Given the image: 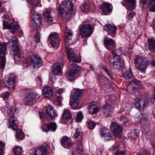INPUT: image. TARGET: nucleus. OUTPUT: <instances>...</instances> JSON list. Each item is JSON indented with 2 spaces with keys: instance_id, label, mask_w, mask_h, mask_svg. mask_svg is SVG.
Here are the masks:
<instances>
[{
  "instance_id": "nucleus-31",
  "label": "nucleus",
  "mask_w": 155,
  "mask_h": 155,
  "mask_svg": "<svg viewBox=\"0 0 155 155\" xmlns=\"http://www.w3.org/2000/svg\"><path fill=\"white\" fill-rule=\"evenodd\" d=\"M62 117L64 120L68 121L72 119V116L69 110H66L64 111L62 114Z\"/></svg>"
},
{
  "instance_id": "nucleus-24",
  "label": "nucleus",
  "mask_w": 155,
  "mask_h": 155,
  "mask_svg": "<svg viewBox=\"0 0 155 155\" xmlns=\"http://www.w3.org/2000/svg\"><path fill=\"white\" fill-rule=\"evenodd\" d=\"M104 30L110 34L114 33L117 29V27L110 24H106L104 26Z\"/></svg>"
},
{
  "instance_id": "nucleus-39",
  "label": "nucleus",
  "mask_w": 155,
  "mask_h": 155,
  "mask_svg": "<svg viewBox=\"0 0 155 155\" xmlns=\"http://www.w3.org/2000/svg\"><path fill=\"white\" fill-rule=\"evenodd\" d=\"M144 132L147 138L150 139L151 137L152 134L149 127H145L144 128Z\"/></svg>"
},
{
  "instance_id": "nucleus-26",
  "label": "nucleus",
  "mask_w": 155,
  "mask_h": 155,
  "mask_svg": "<svg viewBox=\"0 0 155 155\" xmlns=\"http://www.w3.org/2000/svg\"><path fill=\"white\" fill-rule=\"evenodd\" d=\"M148 62L147 60H146L141 64H138V65L136 66L137 70L140 71L143 73H145L148 66Z\"/></svg>"
},
{
  "instance_id": "nucleus-1",
  "label": "nucleus",
  "mask_w": 155,
  "mask_h": 155,
  "mask_svg": "<svg viewBox=\"0 0 155 155\" xmlns=\"http://www.w3.org/2000/svg\"><path fill=\"white\" fill-rule=\"evenodd\" d=\"M64 41L65 43L66 48L68 54V57L70 63L73 62L78 63L79 60L78 56L74 51L68 47L72 43H71V36L72 33L68 28L66 27L65 32Z\"/></svg>"
},
{
  "instance_id": "nucleus-58",
  "label": "nucleus",
  "mask_w": 155,
  "mask_h": 155,
  "mask_svg": "<svg viewBox=\"0 0 155 155\" xmlns=\"http://www.w3.org/2000/svg\"><path fill=\"white\" fill-rule=\"evenodd\" d=\"M147 61H149L148 62V64H150L153 67H155V59H153L152 60H147Z\"/></svg>"
},
{
  "instance_id": "nucleus-40",
  "label": "nucleus",
  "mask_w": 155,
  "mask_h": 155,
  "mask_svg": "<svg viewBox=\"0 0 155 155\" xmlns=\"http://www.w3.org/2000/svg\"><path fill=\"white\" fill-rule=\"evenodd\" d=\"M149 6L150 11L152 12H155V0H150Z\"/></svg>"
},
{
  "instance_id": "nucleus-43",
  "label": "nucleus",
  "mask_w": 155,
  "mask_h": 155,
  "mask_svg": "<svg viewBox=\"0 0 155 155\" xmlns=\"http://www.w3.org/2000/svg\"><path fill=\"white\" fill-rule=\"evenodd\" d=\"M123 75L124 77L127 79L131 78L132 76L130 70L126 71L124 74H123Z\"/></svg>"
},
{
  "instance_id": "nucleus-3",
  "label": "nucleus",
  "mask_w": 155,
  "mask_h": 155,
  "mask_svg": "<svg viewBox=\"0 0 155 155\" xmlns=\"http://www.w3.org/2000/svg\"><path fill=\"white\" fill-rule=\"evenodd\" d=\"M2 111L4 113L5 116L7 115L9 118V127L12 128L13 130H15L17 126V121L15 119L14 113L13 109H8L7 107H4L2 109Z\"/></svg>"
},
{
  "instance_id": "nucleus-5",
  "label": "nucleus",
  "mask_w": 155,
  "mask_h": 155,
  "mask_svg": "<svg viewBox=\"0 0 155 155\" xmlns=\"http://www.w3.org/2000/svg\"><path fill=\"white\" fill-rule=\"evenodd\" d=\"M31 14H33L32 16V24L34 28V29L39 31L41 29L40 25L41 22V18L38 14L34 12L33 9L31 10Z\"/></svg>"
},
{
  "instance_id": "nucleus-64",
  "label": "nucleus",
  "mask_w": 155,
  "mask_h": 155,
  "mask_svg": "<svg viewBox=\"0 0 155 155\" xmlns=\"http://www.w3.org/2000/svg\"><path fill=\"white\" fill-rule=\"evenodd\" d=\"M114 155H125V152L123 151H121L118 153H116Z\"/></svg>"
},
{
  "instance_id": "nucleus-2",
  "label": "nucleus",
  "mask_w": 155,
  "mask_h": 155,
  "mask_svg": "<svg viewBox=\"0 0 155 155\" xmlns=\"http://www.w3.org/2000/svg\"><path fill=\"white\" fill-rule=\"evenodd\" d=\"M114 59L116 60L112 61L109 60L108 64L115 69H119L121 68L123 65V62L120 55V50L111 51Z\"/></svg>"
},
{
  "instance_id": "nucleus-37",
  "label": "nucleus",
  "mask_w": 155,
  "mask_h": 155,
  "mask_svg": "<svg viewBox=\"0 0 155 155\" xmlns=\"http://www.w3.org/2000/svg\"><path fill=\"white\" fill-rule=\"evenodd\" d=\"M90 8V7L89 4L86 1L83 2L82 5L81 7V10L84 12H88Z\"/></svg>"
},
{
  "instance_id": "nucleus-18",
  "label": "nucleus",
  "mask_w": 155,
  "mask_h": 155,
  "mask_svg": "<svg viewBox=\"0 0 155 155\" xmlns=\"http://www.w3.org/2000/svg\"><path fill=\"white\" fill-rule=\"evenodd\" d=\"M111 4L107 2H103L101 6V9L103 13L106 15L109 13L111 12L112 11V8L110 7Z\"/></svg>"
},
{
  "instance_id": "nucleus-55",
  "label": "nucleus",
  "mask_w": 155,
  "mask_h": 155,
  "mask_svg": "<svg viewBox=\"0 0 155 155\" xmlns=\"http://www.w3.org/2000/svg\"><path fill=\"white\" fill-rule=\"evenodd\" d=\"M83 117L81 112H79L77 114V121H80L83 119Z\"/></svg>"
},
{
  "instance_id": "nucleus-45",
  "label": "nucleus",
  "mask_w": 155,
  "mask_h": 155,
  "mask_svg": "<svg viewBox=\"0 0 155 155\" xmlns=\"http://www.w3.org/2000/svg\"><path fill=\"white\" fill-rule=\"evenodd\" d=\"M148 114H143L141 118V122L142 123H144L147 122L148 120Z\"/></svg>"
},
{
  "instance_id": "nucleus-61",
  "label": "nucleus",
  "mask_w": 155,
  "mask_h": 155,
  "mask_svg": "<svg viewBox=\"0 0 155 155\" xmlns=\"http://www.w3.org/2000/svg\"><path fill=\"white\" fill-rule=\"evenodd\" d=\"M55 80V77L54 76H52L51 77H50L49 81V83L50 84H52L54 82Z\"/></svg>"
},
{
  "instance_id": "nucleus-12",
  "label": "nucleus",
  "mask_w": 155,
  "mask_h": 155,
  "mask_svg": "<svg viewBox=\"0 0 155 155\" xmlns=\"http://www.w3.org/2000/svg\"><path fill=\"white\" fill-rule=\"evenodd\" d=\"M28 61L31 66L35 68L41 67L42 65V61L41 58L38 55H35L33 58H30Z\"/></svg>"
},
{
  "instance_id": "nucleus-16",
  "label": "nucleus",
  "mask_w": 155,
  "mask_h": 155,
  "mask_svg": "<svg viewBox=\"0 0 155 155\" xmlns=\"http://www.w3.org/2000/svg\"><path fill=\"white\" fill-rule=\"evenodd\" d=\"M48 146L43 144L36 149L33 155H47Z\"/></svg>"
},
{
  "instance_id": "nucleus-53",
  "label": "nucleus",
  "mask_w": 155,
  "mask_h": 155,
  "mask_svg": "<svg viewBox=\"0 0 155 155\" xmlns=\"http://www.w3.org/2000/svg\"><path fill=\"white\" fill-rule=\"evenodd\" d=\"M10 95V93L8 92H6L3 93L2 94V98L3 100L5 101L7 100L8 98L9 97Z\"/></svg>"
},
{
  "instance_id": "nucleus-35",
  "label": "nucleus",
  "mask_w": 155,
  "mask_h": 155,
  "mask_svg": "<svg viewBox=\"0 0 155 155\" xmlns=\"http://www.w3.org/2000/svg\"><path fill=\"white\" fill-rule=\"evenodd\" d=\"M146 60V58L142 56H140L137 57L134 59L135 66L138 65V64L142 63Z\"/></svg>"
},
{
  "instance_id": "nucleus-11",
  "label": "nucleus",
  "mask_w": 155,
  "mask_h": 155,
  "mask_svg": "<svg viewBox=\"0 0 155 155\" xmlns=\"http://www.w3.org/2000/svg\"><path fill=\"white\" fill-rule=\"evenodd\" d=\"M40 97V95L36 93H31L28 94L25 98L24 104L26 105L29 104L36 101V99Z\"/></svg>"
},
{
  "instance_id": "nucleus-51",
  "label": "nucleus",
  "mask_w": 155,
  "mask_h": 155,
  "mask_svg": "<svg viewBox=\"0 0 155 155\" xmlns=\"http://www.w3.org/2000/svg\"><path fill=\"white\" fill-rule=\"evenodd\" d=\"M136 15V13L134 12H130L127 15V18L129 19H132Z\"/></svg>"
},
{
  "instance_id": "nucleus-28",
  "label": "nucleus",
  "mask_w": 155,
  "mask_h": 155,
  "mask_svg": "<svg viewBox=\"0 0 155 155\" xmlns=\"http://www.w3.org/2000/svg\"><path fill=\"white\" fill-rule=\"evenodd\" d=\"M111 106L109 104L106 103L103 107V112L105 117L108 116L111 112Z\"/></svg>"
},
{
  "instance_id": "nucleus-27",
  "label": "nucleus",
  "mask_w": 155,
  "mask_h": 155,
  "mask_svg": "<svg viewBox=\"0 0 155 155\" xmlns=\"http://www.w3.org/2000/svg\"><path fill=\"white\" fill-rule=\"evenodd\" d=\"M148 46L149 50L151 52H154L155 50V40L151 38L147 39Z\"/></svg>"
},
{
  "instance_id": "nucleus-29",
  "label": "nucleus",
  "mask_w": 155,
  "mask_h": 155,
  "mask_svg": "<svg viewBox=\"0 0 155 155\" xmlns=\"http://www.w3.org/2000/svg\"><path fill=\"white\" fill-rule=\"evenodd\" d=\"M125 2L127 6V9L132 10L136 8V0H125Z\"/></svg>"
},
{
  "instance_id": "nucleus-56",
  "label": "nucleus",
  "mask_w": 155,
  "mask_h": 155,
  "mask_svg": "<svg viewBox=\"0 0 155 155\" xmlns=\"http://www.w3.org/2000/svg\"><path fill=\"white\" fill-rule=\"evenodd\" d=\"M153 91L154 92L153 96L151 98V101L152 103L153 104L155 101V84L153 86Z\"/></svg>"
},
{
  "instance_id": "nucleus-52",
  "label": "nucleus",
  "mask_w": 155,
  "mask_h": 155,
  "mask_svg": "<svg viewBox=\"0 0 155 155\" xmlns=\"http://www.w3.org/2000/svg\"><path fill=\"white\" fill-rule=\"evenodd\" d=\"M120 120L121 121H122V124H125L129 121V120L127 119L123 116H120Z\"/></svg>"
},
{
  "instance_id": "nucleus-6",
  "label": "nucleus",
  "mask_w": 155,
  "mask_h": 155,
  "mask_svg": "<svg viewBox=\"0 0 155 155\" xmlns=\"http://www.w3.org/2000/svg\"><path fill=\"white\" fill-rule=\"evenodd\" d=\"M48 41L54 48H58L60 44L59 35L56 32L52 33L49 35Z\"/></svg>"
},
{
  "instance_id": "nucleus-17",
  "label": "nucleus",
  "mask_w": 155,
  "mask_h": 155,
  "mask_svg": "<svg viewBox=\"0 0 155 155\" xmlns=\"http://www.w3.org/2000/svg\"><path fill=\"white\" fill-rule=\"evenodd\" d=\"M100 133L101 136L104 137L106 140L108 141L110 139L112 136L107 128H103L100 129Z\"/></svg>"
},
{
  "instance_id": "nucleus-33",
  "label": "nucleus",
  "mask_w": 155,
  "mask_h": 155,
  "mask_svg": "<svg viewBox=\"0 0 155 155\" xmlns=\"http://www.w3.org/2000/svg\"><path fill=\"white\" fill-rule=\"evenodd\" d=\"M69 64L70 68H71V70L75 74L77 73L81 69L79 66L75 64L74 62L70 63Z\"/></svg>"
},
{
  "instance_id": "nucleus-30",
  "label": "nucleus",
  "mask_w": 155,
  "mask_h": 155,
  "mask_svg": "<svg viewBox=\"0 0 155 155\" xmlns=\"http://www.w3.org/2000/svg\"><path fill=\"white\" fill-rule=\"evenodd\" d=\"M8 84L10 88L14 89L15 87V77L14 75L12 74L8 77L7 81Z\"/></svg>"
},
{
  "instance_id": "nucleus-4",
  "label": "nucleus",
  "mask_w": 155,
  "mask_h": 155,
  "mask_svg": "<svg viewBox=\"0 0 155 155\" xmlns=\"http://www.w3.org/2000/svg\"><path fill=\"white\" fill-rule=\"evenodd\" d=\"M150 103L149 99L147 97H144L139 99L136 102L135 105L137 109L140 110L142 109L143 110L148 107Z\"/></svg>"
},
{
  "instance_id": "nucleus-48",
  "label": "nucleus",
  "mask_w": 155,
  "mask_h": 155,
  "mask_svg": "<svg viewBox=\"0 0 155 155\" xmlns=\"http://www.w3.org/2000/svg\"><path fill=\"white\" fill-rule=\"evenodd\" d=\"M38 31L36 32L35 35V41L37 43H38L40 42V33L38 31H39L37 30Z\"/></svg>"
},
{
  "instance_id": "nucleus-59",
  "label": "nucleus",
  "mask_w": 155,
  "mask_h": 155,
  "mask_svg": "<svg viewBox=\"0 0 155 155\" xmlns=\"http://www.w3.org/2000/svg\"><path fill=\"white\" fill-rule=\"evenodd\" d=\"M104 70L107 74V75L112 80H113V77L111 74L109 72L108 69L107 68H105Z\"/></svg>"
},
{
  "instance_id": "nucleus-47",
  "label": "nucleus",
  "mask_w": 155,
  "mask_h": 155,
  "mask_svg": "<svg viewBox=\"0 0 155 155\" xmlns=\"http://www.w3.org/2000/svg\"><path fill=\"white\" fill-rule=\"evenodd\" d=\"M14 59L15 62L16 63H19V62L22 61L21 57L20 55H16L14 56Z\"/></svg>"
},
{
  "instance_id": "nucleus-49",
  "label": "nucleus",
  "mask_w": 155,
  "mask_h": 155,
  "mask_svg": "<svg viewBox=\"0 0 155 155\" xmlns=\"http://www.w3.org/2000/svg\"><path fill=\"white\" fill-rule=\"evenodd\" d=\"M42 129L43 131L48 132L49 130V124H44L42 126Z\"/></svg>"
},
{
  "instance_id": "nucleus-36",
  "label": "nucleus",
  "mask_w": 155,
  "mask_h": 155,
  "mask_svg": "<svg viewBox=\"0 0 155 155\" xmlns=\"http://www.w3.org/2000/svg\"><path fill=\"white\" fill-rule=\"evenodd\" d=\"M24 133L22 130L19 129L16 130V134L15 135L16 139H18L17 141H19V139L22 140L24 138Z\"/></svg>"
},
{
  "instance_id": "nucleus-10",
  "label": "nucleus",
  "mask_w": 155,
  "mask_h": 155,
  "mask_svg": "<svg viewBox=\"0 0 155 155\" xmlns=\"http://www.w3.org/2000/svg\"><path fill=\"white\" fill-rule=\"evenodd\" d=\"M80 32L82 37H89L93 33V30L89 25H85L80 28Z\"/></svg>"
},
{
  "instance_id": "nucleus-15",
  "label": "nucleus",
  "mask_w": 155,
  "mask_h": 155,
  "mask_svg": "<svg viewBox=\"0 0 155 155\" xmlns=\"http://www.w3.org/2000/svg\"><path fill=\"white\" fill-rule=\"evenodd\" d=\"M10 42L12 44V50L14 52V56L16 55H20L21 51L18 47V41L16 38L14 37L12 38L11 41H8V43H10Z\"/></svg>"
},
{
  "instance_id": "nucleus-63",
  "label": "nucleus",
  "mask_w": 155,
  "mask_h": 155,
  "mask_svg": "<svg viewBox=\"0 0 155 155\" xmlns=\"http://www.w3.org/2000/svg\"><path fill=\"white\" fill-rule=\"evenodd\" d=\"M58 94L59 95L60 94L62 93L63 91V88H57L56 90Z\"/></svg>"
},
{
  "instance_id": "nucleus-50",
  "label": "nucleus",
  "mask_w": 155,
  "mask_h": 155,
  "mask_svg": "<svg viewBox=\"0 0 155 155\" xmlns=\"http://www.w3.org/2000/svg\"><path fill=\"white\" fill-rule=\"evenodd\" d=\"M73 10H70V11H67V12L65 15L64 18L66 19H69L71 16V14H72Z\"/></svg>"
},
{
  "instance_id": "nucleus-32",
  "label": "nucleus",
  "mask_w": 155,
  "mask_h": 155,
  "mask_svg": "<svg viewBox=\"0 0 155 155\" xmlns=\"http://www.w3.org/2000/svg\"><path fill=\"white\" fill-rule=\"evenodd\" d=\"M82 94L80 89H74L72 91L71 98L79 99V97L81 96Z\"/></svg>"
},
{
  "instance_id": "nucleus-19",
  "label": "nucleus",
  "mask_w": 155,
  "mask_h": 155,
  "mask_svg": "<svg viewBox=\"0 0 155 155\" xmlns=\"http://www.w3.org/2000/svg\"><path fill=\"white\" fill-rule=\"evenodd\" d=\"M61 65L62 63L60 62L57 63L53 65L52 73L54 76L61 75Z\"/></svg>"
},
{
  "instance_id": "nucleus-13",
  "label": "nucleus",
  "mask_w": 155,
  "mask_h": 155,
  "mask_svg": "<svg viewBox=\"0 0 155 155\" xmlns=\"http://www.w3.org/2000/svg\"><path fill=\"white\" fill-rule=\"evenodd\" d=\"M3 29H11L12 32L14 33L19 28V25L17 24L12 23L9 24L6 21L4 20L3 23Z\"/></svg>"
},
{
  "instance_id": "nucleus-8",
  "label": "nucleus",
  "mask_w": 155,
  "mask_h": 155,
  "mask_svg": "<svg viewBox=\"0 0 155 155\" xmlns=\"http://www.w3.org/2000/svg\"><path fill=\"white\" fill-rule=\"evenodd\" d=\"M6 46L4 44L0 45V68L2 70L5 68V50Z\"/></svg>"
},
{
  "instance_id": "nucleus-42",
  "label": "nucleus",
  "mask_w": 155,
  "mask_h": 155,
  "mask_svg": "<svg viewBox=\"0 0 155 155\" xmlns=\"http://www.w3.org/2000/svg\"><path fill=\"white\" fill-rule=\"evenodd\" d=\"M15 155H21L22 153V149L20 147H15L14 150Z\"/></svg>"
},
{
  "instance_id": "nucleus-46",
  "label": "nucleus",
  "mask_w": 155,
  "mask_h": 155,
  "mask_svg": "<svg viewBox=\"0 0 155 155\" xmlns=\"http://www.w3.org/2000/svg\"><path fill=\"white\" fill-rule=\"evenodd\" d=\"M96 126V123L93 121H91L88 123L87 124L88 128L91 130H93Z\"/></svg>"
},
{
  "instance_id": "nucleus-23",
  "label": "nucleus",
  "mask_w": 155,
  "mask_h": 155,
  "mask_svg": "<svg viewBox=\"0 0 155 155\" xmlns=\"http://www.w3.org/2000/svg\"><path fill=\"white\" fill-rule=\"evenodd\" d=\"M46 114L48 117V118L51 119H54L57 116V114L53 110V107L49 106L47 107L46 110Z\"/></svg>"
},
{
  "instance_id": "nucleus-20",
  "label": "nucleus",
  "mask_w": 155,
  "mask_h": 155,
  "mask_svg": "<svg viewBox=\"0 0 155 155\" xmlns=\"http://www.w3.org/2000/svg\"><path fill=\"white\" fill-rule=\"evenodd\" d=\"M42 92L45 97L50 98L53 95V91L50 87L45 86L44 87Z\"/></svg>"
},
{
  "instance_id": "nucleus-60",
  "label": "nucleus",
  "mask_w": 155,
  "mask_h": 155,
  "mask_svg": "<svg viewBox=\"0 0 155 155\" xmlns=\"http://www.w3.org/2000/svg\"><path fill=\"white\" fill-rule=\"evenodd\" d=\"M63 97H61L60 95L58 96L57 98L56 101L58 102L59 104L61 103V101L63 100Z\"/></svg>"
},
{
  "instance_id": "nucleus-54",
  "label": "nucleus",
  "mask_w": 155,
  "mask_h": 155,
  "mask_svg": "<svg viewBox=\"0 0 155 155\" xmlns=\"http://www.w3.org/2000/svg\"><path fill=\"white\" fill-rule=\"evenodd\" d=\"M112 150L114 151L117 152L119 150V146L117 143L114 144L112 147Z\"/></svg>"
},
{
  "instance_id": "nucleus-25",
  "label": "nucleus",
  "mask_w": 155,
  "mask_h": 155,
  "mask_svg": "<svg viewBox=\"0 0 155 155\" xmlns=\"http://www.w3.org/2000/svg\"><path fill=\"white\" fill-rule=\"evenodd\" d=\"M61 143L62 146L66 148H71L72 147L71 143L68 140L66 136H64L62 138Z\"/></svg>"
},
{
  "instance_id": "nucleus-44",
  "label": "nucleus",
  "mask_w": 155,
  "mask_h": 155,
  "mask_svg": "<svg viewBox=\"0 0 155 155\" xmlns=\"http://www.w3.org/2000/svg\"><path fill=\"white\" fill-rule=\"evenodd\" d=\"M80 130L79 129L77 128L75 130V132L74 133V135L73 137L74 138L78 139L81 137Z\"/></svg>"
},
{
  "instance_id": "nucleus-21",
  "label": "nucleus",
  "mask_w": 155,
  "mask_h": 155,
  "mask_svg": "<svg viewBox=\"0 0 155 155\" xmlns=\"http://www.w3.org/2000/svg\"><path fill=\"white\" fill-rule=\"evenodd\" d=\"M95 102L90 103L88 106V109L89 113L91 114L96 113L98 110V108L96 105Z\"/></svg>"
},
{
  "instance_id": "nucleus-14",
  "label": "nucleus",
  "mask_w": 155,
  "mask_h": 155,
  "mask_svg": "<svg viewBox=\"0 0 155 155\" xmlns=\"http://www.w3.org/2000/svg\"><path fill=\"white\" fill-rule=\"evenodd\" d=\"M104 46L108 50H110L115 47V42L113 39L106 36L104 40Z\"/></svg>"
},
{
  "instance_id": "nucleus-41",
  "label": "nucleus",
  "mask_w": 155,
  "mask_h": 155,
  "mask_svg": "<svg viewBox=\"0 0 155 155\" xmlns=\"http://www.w3.org/2000/svg\"><path fill=\"white\" fill-rule=\"evenodd\" d=\"M49 124V130L52 131H55L57 128L56 124L54 122L50 123Z\"/></svg>"
},
{
  "instance_id": "nucleus-22",
  "label": "nucleus",
  "mask_w": 155,
  "mask_h": 155,
  "mask_svg": "<svg viewBox=\"0 0 155 155\" xmlns=\"http://www.w3.org/2000/svg\"><path fill=\"white\" fill-rule=\"evenodd\" d=\"M51 10L50 9H46L45 10L43 13V18L44 20L49 22H52L53 21V18L50 14Z\"/></svg>"
},
{
  "instance_id": "nucleus-7",
  "label": "nucleus",
  "mask_w": 155,
  "mask_h": 155,
  "mask_svg": "<svg viewBox=\"0 0 155 155\" xmlns=\"http://www.w3.org/2000/svg\"><path fill=\"white\" fill-rule=\"evenodd\" d=\"M73 3L69 1L63 2L61 5L58 7L60 15H62L64 13H66L67 11L73 10Z\"/></svg>"
},
{
  "instance_id": "nucleus-57",
  "label": "nucleus",
  "mask_w": 155,
  "mask_h": 155,
  "mask_svg": "<svg viewBox=\"0 0 155 155\" xmlns=\"http://www.w3.org/2000/svg\"><path fill=\"white\" fill-rule=\"evenodd\" d=\"M133 132H134V134L136 135V136H134V137H133L134 138H137L139 134V130L138 129H135Z\"/></svg>"
},
{
  "instance_id": "nucleus-34",
  "label": "nucleus",
  "mask_w": 155,
  "mask_h": 155,
  "mask_svg": "<svg viewBox=\"0 0 155 155\" xmlns=\"http://www.w3.org/2000/svg\"><path fill=\"white\" fill-rule=\"evenodd\" d=\"M79 103V99L71 98V102L69 104L71 106L72 109H80L78 106Z\"/></svg>"
},
{
  "instance_id": "nucleus-62",
  "label": "nucleus",
  "mask_w": 155,
  "mask_h": 155,
  "mask_svg": "<svg viewBox=\"0 0 155 155\" xmlns=\"http://www.w3.org/2000/svg\"><path fill=\"white\" fill-rule=\"evenodd\" d=\"M5 144L0 141V150L3 149L5 146Z\"/></svg>"
},
{
  "instance_id": "nucleus-9",
  "label": "nucleus",
  "mask_w": 155,
  "mask_h": 155,
  "mask_svg": "<svg viewBox=\"0 0 155 155\" xmlns=\"http://www.w3.org/2000/svg\"><path fill=\"white\" fill-rule=\"evenodd\" d=\"M110 129L113 131L116 137L120 138L121 136L122 128L121 126L116 122H113L111 124Z\"/></svg>"
},
{
  "instance_id": "nucleus-38",
  "label": "nucleus",
  "mask_w": 155,
  "mask_h": 155,
  "mask_svg": "<svg viewBox=\"0 0 155 155\" xmlns=\"http://www.w3.org/2000/svg\"><path fill=\"white\" fill-rule=\"evenodd\" d=\"M75 74L71 70L66 74V77L67 79L70 81H71L73 79L74 80L75 79L74 76Z\"/></svg>"
}]
</instances>
